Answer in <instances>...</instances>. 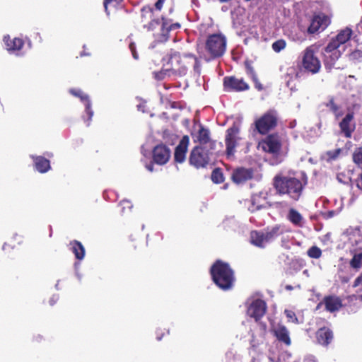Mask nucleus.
Returning <instances> with one entry per match:
<instances>
[{"mask_svg":"<svg viewBox=\"0 0 362 362\" xmlns=\"http://www.w3.org/2000/svg\"><path fill=\"white\" fill-rule=\"evenodd\" d=\"M123 0H104L103 4L105 9V11L107 13V6L111 4H115L116 5L122 3Z\"/></svg>","mask_w":362,"mask_h":362,"instance_id":"41","label":"nucleus"},{"mask_svg":"<svg viewBox=\"0 0 362 362\" xmlns=\"http://www.w3.org/2000/svg\"><path fill=\"white\" fill-rule=\"evenodd\" d=\"M247 73L252 78L253 81H256L257 76L252 66L247 67Z\"/></svg>","mask_w":362,"mask_h":362,"instance_id":"43","label":"nucleus"},{"mask_svg":"<svg viewBox=\"0 0 362 362\" xmlns=\"http://www.w3.org/2000/svg\"><path fill=\"white\" fill-rule=\"evenodd\" d=\"M352 158L354 163L358 167L362 168V147L357 148L354 150Z\"/></svg>","mask_w":362,"mask_h":362,"instance_id":"32","label":"nucleus"},{"mask_svg":"<svg viewBox=\"0 0 362 362\" xmlns=\"http://www.w3.org/2000/svg\"><path fill=\"white\" fill-rule=\"evenodd\" d=\"M146 168L149 171L152 172L153 170V164H149V165H146Z\"/></svg>","mask_w":362,"mask_h":362,"instance_id":"50","label":"nucleus"},{"mask_svg":"<svg viewBox=\"0 0 362 362\" xmlns=\"http://www.w3.org/2000/svg\"><path fill=\"white\" fill-rule=\"evenodd\" d=\"M286 41L284 40H279L272 44V49L276 52H279L286 47Z\"/></svg>","mask_w":362,"mask_h":362,"instance_id":"38","label":"nucleus"},{"mask_svg":"<svg viewBox=\"0 0 362 362\" xmlns=\"http://www.w3.org/2000/svg\"><path fill=\"white\" fill-rule=\"evenodd\" d=\"M327 107L333 112L337 119L343 115L341 107L335 103L333 98L329 100V103L327 104Z\"/></svg>","mask_w":362,"mask_h":362,"instance_id":"31","label":"nucleus"},{"mask_svg":"<svg viewBox=\"0 0 362 362\" xmlns=\"http://www.w3.org/2000/svg\"><path fill=\"white\" fill-rule=\"evenodd\" d=\"M211 180L214 183L217 184L223 182V175L220 169L216 168L213 170L211 173Z\"/></svg>","mask_w":362,"mask_h":362,"instance_id":"33","label":"nucleus"},{"mask_svg":"<svg viewBox=\"0 0 362 362\" xmlns=\"http://www.w3.org/2000/svg\"><path fill=\"white\" fill-rule=\"evenodd\" d=\"M250 241L252 244L259 247H264L269 243L263 231H252Z\"/></svg>","mask_w":362,"mask_h":362,"instance_id":"26","label":"nucleus"},{"mask_svg":"<svg viewBox=\"0 0 362 362\" xmlns=\"http://www.w3.org/2000/svg\"><path fill=\"white\" fill-rule=\"evenodd\" d=\"M254 82H255V88L257 89H258L259 90H261L263 89L262 85L259 82L257 78H256V81H254Z\"/></svg>","mask_w":362,"mask_h":362,"instance_id":"47","label":"nucleus"},{"mask_svg":"<svg viewBox=\"0 0 362 362\" xmlns=\"http://www.w3.org/2000/svg\"><path fill=\"white\" fill-rule=\"evenodd\" d=\"M286 288L288 289V290H291L292 289V286H287Z\"/></svg>","mask_w":362,"mask_h":362,"instance_id":"52","label":"nucleus"},{"mask_svg":"<svg viewBox=\"0 0 362 362\" xmlns=\"http://www.w3.org/2000/svg\"><path fill=\"white\" fill-rule=\"evenodd\" d=\"M258 148L271 154L276 160L275 163L283 160L282 142L277 134H270L262 139L258 144Z\"/></svg>","mask_w":362,"mask_h":362,"instance_id":"6","label":"nucleus"},{"mask_svg":"<svg viewBox=\"0 0 362 362\" xmlns=\"http://www.w3.org/2000/svg\"><path fill=\"white\" fill-rule=\"evenodd\" d=\"M351 29L346 28L341 30L326 46L322 54L325 66L327 69H331L334 67L342 52L340 47L351 38Z\"/></svg>","mask_w":362,"mask_h":362,"instance_id":"4","label":"nucleus"},{"mask_svg":"<svg viewBox=\"0 0 362 362\" xmlns=\"http://www.w3.org/2000/svg\"><path fill=\"white\" fill-rule=\"evenodd\" d=\"M285 229L283 226L276 225L272 228H268L265 230H264V233L267 238V240L268 243L272 242L279 235L284 234L285 233Z\"/></svg>","mask_w":362,"mask_h":362,"instance_id":"24","label":"nucleus"},{"mask_svg":"<svg viewBox=\"0 0 362 362\" xmlns=\"http://www.w3.org/2000/svg\"><path fill=\"white\" fill-rule=\"evenodd\" d=\"M341 148H337L332 151H327L325 153L326 158L327 160H333L338 158L339 154L341 153Z\"/></svg>","mask_w":362,"mask_h":362,"instance_id":"37","label":"nucleus"},{"mask_svg":"<svg viewBox=\"0 0 362 362\" xmlns=\"http://www.w3.org/2000/svg\"><path fill=\"white\" fill-rule=\"evenodd\" d=\"M273 332L279 341L284 343L287 346L291 344L289 332L285 326L281 325L274 326Z\"/></svg>","mask_w":362,"mask_h":362,"instance_id":"22","label":"nucleus"},{"mask_svg":"<svg viewBox=\"0 0 362 362\" xmlns=\"http://www.w3.org/2000/svg\"><path fill=\"white\" fill-rule=\"evenodd\" d=\"M310 258L318 259L322 255V250L317 246H312L307 252Z\"/></svg>","mask_w":362,"mask_h":362,"instance_id":"34","label":"nucleus"},{"mask_svg":"<svg viewBox=\"0 0 362 362\" xmlns=\"http://www.w3.org/2000/svg\"><path fill=\"white\" fill-rule=\"evenodd\" d=\"M318 50L317 45H312L302 52V66L305 71L313 74L318 73L321 69V62L317 56Z\"/></svg>","mask_w":362,"mask_h":362,"instance_id":"7","label":"nucleus"},{"mask_svg":"<svg viewBox=\"0 0 362 362\" xmlns=\"http://www.w3.org/2000/svg\"><path fill=\"white\" fill-rule=\"evenodd\" d=\"M170 65L169 70L178 76H185L189 66H193L195 72L199 74L200 64L197 58L192 54L181 55L179 52L171 51L165 59Z\"/></svg>","mask_w":362,"mask_h":362,"instance_id":"3","label":"nucleus"},{"mask_svg":"<svg viewBox=\"0 0 362 362\" xmlns=\"http://www.w3.org/2000/svg\"><path fill=\"white\" fill-rule=\"evenodd\" d=\"M253 177V170L251 168H238L233 170L231 174L232 180L236 184H243L251 180Z\"/></svg>","mask_w":362,"mask_h":362,"instance_id":"15","label":"nucleus"},{"mask_svg":"<svg viewBox=\"0 0 362 362\" xmlns=\"http://www.w3.org/2000/svg\"><path fill=\"white\" fill-rule=\"evenodd\" d=\"M197 139L194 141H198L200 144L199 146H206L210 149H214L215 144L211 140L209 130L200 126V129L197 135Z\"/></svg>","mask_w":362,"mask_h":362,"instance_id":"19","label":"nucleus"},{"mask_svg":"<svg viewBox=\"0 0 362 362\" xmlns=\"http://www.w3.org/2000/svg\"><path fill=\"white\" fill-rule=\"evenodd\" d=\"M327 26L326 17L317 16L313 18L309 27L308 28V32L313 34L319 32L320 30H325Z\"/></svg>","mask_w":362,"mask_h":362,"instance_id":"21","label":"nucleus"},{"mask_svg":"<svg viewBox=\"0 0 362 362\" xmlns=\"http://www.w3.org/2000/svg\"><path fill=\"white\" fill-rule=\"evenodd\" d=\"M361 286L362 287V274L358 276L354 281V287Z\"/></svg>","mask_w":362,"mask_h":362,"instance_id":"44","label":"nucleus"},{"mask_svg":"<svg viewBox=\"0 0 362 362\" xmlns=\"http://www.w3.org/2000/svg\"><path fill=\"white\" fill-rule=\"evenodd\" d=\"M316 338L319 344L327 346L332 340L333 333L330 329L327 327H322L317 331Z\"/></svg>","mask_w":362,"mask_h":362,"instance_id":"23","label":"nucleus"},{"mask_svg":"<svg viewBox=\"0 0 362 362\" xmlns=\"http://www.w3.org/2000/svg\"><path fill=\"white\" fill-rule=\"evenodd\" d=\"M189 144V136H184L175 150L174 158L175 162L182 163L185 161Z\"/></svg>","mask_w":362,"mask_h":362,"instance_id":"18","label":"nucleus"},{"mask_svg":"<svg viewBox=\"0 0 362 362\" xmlns=\"http://www.w3.org/2000/svg\"><path fill=\"white\" fill-rule=\"evenodd\" d=\"M212 150L206 146H195L190 153L189 163L197 168L205 167L210 161Z\"/></svg>","mask_w":362,"mask_h":362,"instance_id":"8","label":"nucleus"},{"mask_svg":"<svg viewBox=\"0 0 362 362\" xmlns=\"http://www.w3.org/2000/svg\"><path fill=\"white\" fill-rule=\"evenodd\" d=\"M171 151L164 144L157 145L153 151V158L155 163L159 165L165 164L170 159Z\"/></svg>","mask_w":362,"mask_h":362,"instance_id":"13","label":"nucleus"},{"mask_svg":"<svg viewBox=\"0 0 362 362\" xmlns=\"http://www.w3.org/2000/svg\"><path fill=\"white\" fill-rule=\"evenodd\" d=\"M170 23L165 19L164 18H162V26H161V29H162V33L164 36H166L168 35V33H169V30H168V28L170 25Z\"/></svg>","mask_w":362,"mask_h":362,"instance_id":"39","label":"nucleus"},{"mask_svg":"<svg viewBox=\"0 0 362 362\" xmlns=\"http://www.w3.org/2000/svg\"><path fill=\"white\" fill-rule=\"evenodd\" d=\"M70 92L74 95L80 98L81 100L85 103L86 111L88 115V119L87 123V125L88 126L90 124V121L91 120V118L93 115V112L90 108L91 104L88 100V96L84 94L81 90H71Z\"/></svg>","mask_w":362,"mask_h":362,"instance_id":"25","label":"nucleus"},{"mask_svg":"<svg viewBox=\"0 0 362 362\" xmlns=\"http://www.w3.org/2000/svg\"><path fill=\"white\" fill-rule=\"evenodd\" d=\"M211 274L214 282L221 289L232 288L235 278L229 265L220 260L216 261L211 268Z\"/></svg>","mask_w":362,"mask_h":362,"instance_id":"5","label":"nucleus"},{"mask_svg":"<svg viewBox=\"0 0 362 362\" xmlns=\"http://www.w3.org/2000/svg\"><path fill=\"white\" fill-rule=\"evenodd\" d=\"M50 303H51V305H53L54 304V300H51Z\"/></svg>","mask_w":362,"mask_h":362,"instance_id":"54","label":"nucleus"},{"mask_svg":"<svg viewBox=\"0 0 362 362\" xmlns=\"http://www.w3.org/2000/svg\"><path fill=\"white\" fill-rule=\"evenodd\" d=\"M266 310V303L261 299H256L248 308L247 314L255 320H258L265 314Z\"/></svg>","mask_w":362,"mask_h":362,"instance_id":"14","label":"nucleus"},{"mask_svg":"<svg viewBox=\"0 0 362 362\" xmlns=\"http://www.w3.org/2000/svg\"><path fill=\"white\" fill-rule=\"evenodd\" d=\"M71 247V250L75 255V257L78 259H83L85 255V249L82 244L78 241H74L70 243Z\"/></svg>","mask_w":362,"mask_h":362,"instance_id":"29","label":"nucleus"},{"mask_svg":"<svg viewBox=\"0 0 362 362\" xmlns=\"http://www.w3.org/2000/svg\"><path fill=\"white\" fill-rule=\"evenodd\" d=\"M223 86L226 90L244 91L249 89V85L243 79L235 76H227L223 78Z\"/></svg>","mask_w":362,"mask_h":362,"instance_id":"11","label":"nucleus"},{"mask_svg":"<svg viewBox=\"0 0 362 362\" xmlns=\"http://www.w3.org/2000/svg\"><path fill=\"white\" fill-rule=\"evenodd\" d=\"M165 0H158L155 4V7L157 10L160 11L163 8Z\"/></svg>","mask_w":362,"mask_h":362,"instance_id":"45","label":"nucleus"},{"mask_svg":"<svg viewBox=\"0 0 362 362\" xmlns=\"http://www.w3.org/2000/svg\"><path fill=\"white\" fill-rule=\"evenodd\" d=\"M50 303H51V305H53L54 304V300H51Z\"/></svg>","mask_w":362,"mask_h":362,"instance_id":"53","label":"nucleus"},{"mask_svg":"<svg viewBox=\"0 0 362 362\" xmlns=\"http://www.w3.org/2000/svg\"><path fill=\"white\" fill-rule=\"evenodd\" d=\"M349 59L354 62H361L362 59V51L356 49L349 54Z\"/></svg>","mask_w":362,"mask_h":362,"instance_id":"36","label":"nucleus"},{"mask_svg":"<svg viewBox=\"0 0 362 362\" xmlns=\"http://www.w3.org/2000/svg\"><path fill=\"white\" fill-rule=\"evenodd\" d=\"M122 204H127V205L130 204V203L129 202H123Z\"/></svg>","mask_w":362,"mask_h":362,"instance_id":"51","label":"nucleus"},{"mask_svg":"<svg viewBox=\"0 0 362 362\" xmlns=\"http://www.w3.org/2000/svg\"><path fill=\"white\" fill-rule=\"evenodd\" d=\"M178 28H180L179 23H171L168 28V30L170 31L172 30L177 29Z\"/></svg>","mask_w":362,"mask_h":362,"instance_id":"48","label":"nucleus"},{"mask_svg":"<svg viewBox=\"0 0 362 362\" xmlns=\"http://www.w3.org/2000/svg\"><path fill=\"white\" fill-rule=\"evenodd\" d=\"M287 218L296 226L302 227L303 226L304 218L303 216L294 209H289Z\"/></svg>","mask_w":362,"mask_h":362,"instance_id":"27","label":"nucleus"},{"mask_svg":"<svg viewBox=\"0 0 362 362\" xmlns=\"http://www.w3.org/2000/svg\"><path fill=\"white\" fill-rule=\"evenodd\" d=\"M4 41L9 51L19 50L23 45V41L17 37L11 40L9 37H4Z\"/></svg>","mask_w":362,"mask_h":362,"instance_id":"28","label":"nucleus"},{"mask_svg":"<svg viewBox=\"0 0 362 362\" xmlns=\"http://www.w3.org/2000/svg\"><path fill=\"white\" fill-rule=\"evenodd\" d=\"M340 133L346 138H351L356 129L354 112H349L339 123Z\"/></svg>","mask_w":362,"mask_h":362,"instance_id":"10","label":"nucleus"},{"mask_svg":"<svg viewBox=\"0 0 362 362\" xmlns=\"http://www.w3.org/2000/svg\"><path fill=\"white\" fill-rule=\"evenodd\" d=\"M350 264L353 268L362 267V252L354 255Z\"/></svg>","mask_w":362,"mask_h":362,"instance_id":"35","label":"nucleus"},{"mask_svg":"<svg viewBox=\"0 0 362 362\" xmlns=\"http://www.w3.org/2000/svg\"><path fill=\"white\" fill-rule=\"evenodd\" d=\"M129 49L132 52V56L135 59H139V56H138V54L136 51V45L134 42H132L129 44Z\"/></svg>","mask_w":362,"mask_h":362,"instance_id":"42","label":"nucleus"},{"mask_svg":"<svg viewBox=\"0 0 362 362\" xmlns=\"http://www.w3.org/2000/svg\"><path fill=\"white\" fill-rule=\"evenodd\" d=\"M308 184V176L303 171H289L287 174L279 173L273 179V185L276 193L287 195L298 201Z\"/></svg>","mask_w":362,"mask_h":362,"instance_id":"1","label":"nucleus"},{"mask_svg":"<svg viewBox=\"0 0 362 362\" xmlns=\"http://www.w3.org/2000/svg\"><path fill=\"white\" fill-rule=\"evenodd\" d=\"M141 19L144 23V28L149 30L153 29L159 23L158 21L153 18V9L149 6L141 8Z\"/></svg>","mask_w":362,"mask_h":362,"instance_id":"16","label":"nucleus"},{"mask_svg":"<svg viewBox=\"0 0 362 362\" xmlns=\"http://www.w3.org/2000/svg\"><path fill=\"white\" fill-rule=\"evenodd\" d=\"M239 129L236 126H233L228 129L226 135V146L228 155H233L239 140L238 137Z\"/></svg>","mask_w":362,"mask_h":362,"instance_id":"12","label":"nucleus"},{"mask_svg":"<svg viewBox=\"0 0 362 362\" xmlns=\"http://www.w3.org/2000/svg\"><path fill=\"white\" fill-rule=\"evenodd\" d=\"M357 186L362 191V173H361V179L358 180V182L357 183Z\"/></svg>","mask_w":362,"mask_h":362,"instance_id":"49","label":"nucleus"},{"mask_svg":"<svg viewBox=\"0 0 362 362\" xmlns=\"http://www.w3.org/2000/svg\"><path fill=\"white\" fill-rule=\"evenodd\" d=\"M226 49V37L221 34L209 35L204 43L197 45V52L200 57L206 61L221 57Z\"/></svg>","mask_w":362,"mask_h":362,"instance_id":"2","label":"nucleus"},{"mask_svg":"<svg viewBox=\"0 0 362 362\" xmlns=\"http://www.w3.org/2000/svg\"><path fill=\"white\" fill-rule=\"evenodd\" d=\"M155 78L157 80H163L164 78L165 73L163 71L154 73Z\"/></svg>","mask_w":362,"mask_h":362,"instance_id":"46","label":"nucleus"},{"mask_svg":"<svg viewBox=\"0 0 362 362\" xmlns=\"http://www.w3.org/2000/svg\"><path fill=\"white\" fill-rule=\"evenodd\" d=\"M329 204L331 209L322 212V217L326 219L337 216L344 208V203L341 198L334 199L332 202H329Z\"/></svg>","mask_w":362,"mask_h":362,"instance_id":"20","label":"nucleus"},{"mask_svg":"<svg viewBox=\"0 0 362 362\" xmlns=\"http://www.w3.org/2000/svg\"><path fill=\"white\" fill-rule=\"evenodd\" d=\"M285 314L287 318L288 319V321L296 323L298 322V318L296 317V314L293 311L286 310Z\"/></svg>","mask_w":362,"mask_h":362,"instance_id":"40","label":"nucleus"},{"mask_svg":"<svg viewBox=\"0 0 362 362\" xmlns=\"http://www.w3.org/2000/svg\"><path fill=\"white\" fill-rule=\"evenodd\" d=\"M277 120L276 112L269 110L255 120V126L259 134H265L276 126Z\"/></svg>","mask_w":362,"mask_h":362,"instance_id":"9","label":"nucleus"},{"mask_svg":"<svg viewBox=\"0 0 362 362\" xmlns=\"http://www.w3.org/2000/svg\"><path fill=\"white\" fill-rule=\"evenodd\" d=\"M35 165L37 170L40 173H45L50 168L49 160L41 156L35 158Z\"/></svg>","mask_w":362,"mask_h":362,"instance_id":"30","label":"nucleus"},{"mask_svg":"<svg viewBox=\"0 0 362 362\" xmlns=\"http://www.w3.org/2000/svg\"><path fill=\"white\" fill-rule=\"evenodd\" d=\"M322 304L325 305L326 310L334 313L342 307V300L339 296L334 295L327 296L318 304L317 307H320Z\"/></svg>","mask_w":362,"mask_h":362,"instance_id":"17","label":"nucleus"}]
</instances>
